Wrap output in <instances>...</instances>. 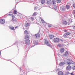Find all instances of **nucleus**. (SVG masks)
I'll use <instances>...</instances> for the list:
<instances>
[{
	"mask_svg": "<svg viewBox=\"0 0 75 75\" xmlns=\"http://www.w3.org/2000/svg\"><path fill=\"white\" fill-rule=\"evenodd\" d=\"M12 21H14L15 22H17V19L15 18L14 16H13Z\"/></svg>",
	"mask_w": 75,
	"mask_h": 75,
	"instance_id": "nucleus-10",
	"label": "nucleus"
},
{
	"mask_svg": "<svg viewBox=\"0 0 75 75\" xmlns=\"http://www.w3.org/2000/svg\"><path fill=\"white\" fill-rule=\"evenodd\" d=\"M44 42L45 44H46L48 46H49L50 47L51 46V45H50V43L48 42V41H47V39H44Z\"/></svg>",
	"mask_w": 75,
	"mask_h": 75,
	"instance_id": "nucleus-2",
	"label": "nucleus"
},
{
	"mask_svg": "<svg viewBox=\"0 0 75 75\" xmlns=\"http://www.w3.org/2000/svg\"><path fill=\"white\" fill-rule=\"evenodd\" d=\"M62 23L64 25H67L68 24V22L67 21L65 20L64 19L62 20Z\"/></svg>",
	"mask_w": 75,
	"mask_h": 75,
	"instance_id": "nucleus-5",
	"label": "nucleus"
},
{
	"mask_svg": "<svg viewBox=\"0 0 75 75\" xmlns=\"http://www.w3.org/2000/svg\"><path fill=\"white\" fill-rule=\"evenodd\" d=\"M73 69L75 70V66L74 67V68H73Z\"/></svg>",
	"mask_w": 75,
	"mask_h": 75,
	"instance_id": "nucleus-38",
	"label": "nucleus"
},
{
	"mask_svg": "<svg viewBox=\"0 0 75 75\" xmlns=\"http://www.w3.org/2000/svg\"><path fill=\"white\" fill-rule=\"evenodd\" d=\"M0 23L2 24H4L6 23V21H5V20L3 19H1L0 20Z\"/></svg>",
	"mask_w": 75,
	"mask_h": 75,
	"instance_id": "nucleus-3",
	"label": "nucleus"
},
{
	"mask_svg": "<svg viewBox=\"0 0 75 75\" xmlns=\"http://www.w3.org/2000/svg\"><path fill=\"white\" fill-rule=\"evenodd\" d=\"M58 75H64V73L61 71H59L58 72Z\"/></svg>",
	"mask_w": 75,
	"mask_h": 75,
	"instance_id": "nucleus-11",
	"label": "nucleus"
},
{
	"mask_svg": "<svg viewBox=\"0 0 75 75\" xmlns=\"http://www.w3.org/2000/svg\"><path fill=\"white\" fill-rule=\"evenodd\" d=\"M55 3H56V1L55 0L52 1V3H53V4H55Z\"/></svg>",
	"mask_w": 75,
	"mask_h": 75,
	"instance_id": "nucleus-22",
	"label": "nucleus"
},
{
	"mask_svg": "<svg viewBox=\"0 0 75 75\" xmlns=\"http://www.w3.org/2000/svg\"><path fill=\"white\" fill-rule=\"evenodd\" d=\"M60 41H62V42H63V40H62V39H61Z\"/></svg>",
	"mask_w": 75,
	"mask_h": 75,
	"instance_id": "nucleus-41",
	"label": "nucleus"
},
{
	"mask_svg": "<svg viewBox=\"0 0 75 75\" xmlns=\"http://www.w3.org/2000/svg\"><path fill=\"white\" fill-rule=\"evenodd\" d=\"M36 15V13L35 12L34 13H33V15L35 16Z\"/></svg>",
	"mask_w": 75,
	"mask_h": 75,
	"instance_id": "nucleus-34",
	"label": "nucleus"
},
{
	"mask_svg": "<svg viewBox=\"0 0 75 75\" xmlns=\"http://www.w3.org/2000/svg\"><path fill=\"white\" fill-rule=\"evenodd\" d=\"M68 55V51H66L65 53L64 54V55L65 56H67Z\"/></svg>",
	"mask_w": 75,
	"mask_h": 75,
	"instance_id": "nucleus-16",
	"label": "nucleus"
},
{
	"mask_svg": "<svg viewBox=\"0 0 75 75\" xmlns=\"http://www.w3.org/2000/svg\"><path fill=\"white\" fill-rule=\"evenodd\" d=\"M13 13L14 14H17V11L15 10L13 11Z\"/></svg>",
	"mask_w": 75,
	"mask_h": 75,
	"instance_id": "nucleus-24",
	"label": "nucleus"
},
{
	"mask_svg": "<svg viewBox=\"0 0 75 75\" xmlns=\"http://www.w3.org/2000/svg\"><path fill=\"white\" fill-rule=\"evenodd\" d=\"M57 47H61V45L60 44H58L57 45Z\"/></svg>",
	"mask_w": 75,
	"mask_h": 75,
	"instance_id": "nucleus-30",
	"label": "nucleus"
},
{
	"mask_svg": "<svg viewBox=\"0 0 75 75\" xmlns=\"http://www.w3.org/2000/svg\"><path fill=\"white\" fill-rule=\"evenodd\" d=\"M69 23H71L72 22V19H70L69 20Z\"/></svg>",
	"mask_w": 75,
	"mask_h": 75,
	"instance_id": "nucleus-26",
	"label": "nucleus"
},
{
	"mask_svg": "<svg viewBox=\"0 0 75 75\" xmlns=\"http://www.w3.org/2000/svg\"><path fill=\"white\" fill-rule=\"evenodd\" d=\"M73 13H74V14H75V11H73Z\"/></svg>",
	"mask_w": 75,
	"mask_h": 75,
	"instance_id": "nucleus-40",
	"label": "nucleus"
},
{
	"mask_svg": "<svg viewBox=\"0 0 75 75\" xmlns=\"http://www.w3.org/2000/svg\"><path fill=\"white\" fill-rule=\"evenodd\" d=\"M49 37L50 39H52V38H54V35H49Z\"/></svg>",
	"mask_w": 75,
	"mask_h": 75,
	"instance_id": "nucleus-13",
	"label": "nucleus"
},
{
	"mask_svg": "<svg viewBox=\"0 0 75 75\" xmlns=\"http://www.w3.org/2000/svg\"><path fill=\"white\" fill-rule=\"evenodd\" d=\"M53 7L55 10H57V6L56 5L53 6Z\"/></svg>",
	"mask_w": 75,
	"mask_h": 75,
	"instance_id": "nucleus-20",
	"label": "nucleus"
},
{
	"mask_svg": "<svg viewBox=\"0 0 75 75\" xmlns=\"http://www.w3.org/2000/svg\"><path fill=\"white\" fill-rule=\"evenodd\" d=\"M25 34H28V32L27 30H25L24 31Z\"/></svg>",
	"mask_w": 75,
	"mask_h": 75,
	"instance_id": "nucleus-19",
	"label": "nucleus"
},
{
	"mask_svg": "<svg viewBox=\"0 0 75 75\" xmlns=\"http://www.w3.org/2000/svg\"><path fill=\"white\" fill-rule=\"evenodd\" d=\"M73 7L74 8H75V4H73Z\"/></svg>",
	"mask_w": 75,
	"mask_h": 75,
	"instance_id": "nucleus-33",
	"label": "nucleus"
},
{
	"mask_svg": "<svg viewBox=\"0 0 75 75\" xmlns=\"http://www.w3.org/2000/svg\"><path fill=\"white\" fill-rule=\"evenodd\" d=\"M67 35V36H68V35H70L71 34V33H65Z\"/></svg>",
	"mask_w": 75,
	"mask_h": 75,
	"instance_id": "nucleus-25",
	"label": "nucleus"
},
{
	"mask_svg": "<svg viewBox=\"0 0 75 75\" xmlns=\"http://www.w3.org/2000/svg\"><path fill=\"white\" fill-rule=\"evenodd\" d=\"M73 29H74V30L75 29V26H74L73 28Z\"/></svg>",
	"mask_w": 75,
	"mask_h": 75,
	"instance_id": "nucleus-42",
	"label": "nucleus"
},
{
	"mask_svg": "<svg viewBox=\"0 0 75 75\" xmlns=\"http://www.w3.org/2000/svg\"><path fill=\"white\" fill-rule=\"evenodd\" d=\"M52 2L51 0H47L46 1V3L47 4H50Z\"/></svg>",
	"mask_w": 75,
	"mask_h": 75,
	"instance_id": "nucleus-7",
	"label": "nucleus"
},
{
	"mask_svg": "<svg viewBox=\"0 0 75 75\" xmlns=\"http://www.w3.org/2000/svg\"><path fill=\"white\" fill-rule=\"evenodd\" d=\"M57 1L58 3H61V0H57Z\"/></svg>",
	"mask_w": 75,
	"mask_h": 75,
	"instance_id": "nucleus-29",
	"label": "nucleus"
},
{
	"mask_svg": "<svg viewBox=\"0 0 75 75\" xmlns=\"http://www.w3.org/2000/svg\"><path fill=\"white\" fill-rule=\"evenodd\" d=\"M64 51H65V49H64V48H61L60 50V52H61V53L64 52Z\"/></svg>",
	"mask_w": 75,
	"mask_h": 75,
	"instance_id": "nucleus-8",
	"label": "nucleus"
},
{
	"mask_svg": "<svg viewBox=\"0 0 75 75\" xmlns=\"http://www.w3.org/2000/svg\"><path fill=\"white\" fill-rule=\"evenodd\" d=\"M17 27H18V26H16L15 27V28H17Z\"/></svg>",
	"mask_w": 75,
	"mask_h": 75,
	"instance_id": "nucleus-43",
	"label": "nucleus"
},
{
	"mask_svg": "<svg viewBox=\"0 0 75 75\" xmlns=\"http://www.w3.org/2000/svg\"><path fill=\"white\" fill-rule=\"evenodd\" d=\"M69 61L71 62V64H75V62L69 60Z\"/></svg>",
	"mask_w": 75,
	"mask_h": 75,
	"instance_id": "nucleus-18",
	"label": "nucleus"
},
{
	"mask_svg": "<svg viewBox=\"0 0 75 75\" xmlns=\"http://www.w3.org/2000/svg\"><path fill=\"white\" fill-rule=\"evenodd\" d=\"M71 68V66L70 65H68L67 66V67L66 68L67 70H68V71H69L70 69Z\"/></svg>",
	"mask_w": 75,
	"mask_h": 75,
	"instance_id": "nucleus-9",
	"label": "nucleus"
},
{
	"mask_svg": "<svg viewBox=\"0 0 75 75\" xmlns=\"http://www.w3.org/2000/svg\"><path fill=\"white\" fill-rule=\"evenodd\" d=\"M69 6L67 5H66V8L67 10H68V9L69 8Z\"/></svg>",
	"mask_w": 75,
	"mask_h": 75,
	"instance_id": "nucleus-23",
	"label": "nucleus"
},
{
	"mask_svg": "<svg viewBox=\"0 0 75 75\" xmlns=\"http://www.w3.org/2000/svg\"><path fill=\"white\" fill-rule=\"evenodd\" d=\"M48 27H52V25L51 24H49L48 25Z\"/></svg>",
	"mask_w": 75,
	"mask_h": 75,
	"instance_id": "nucleus-31",
	"label": "nucleus"
},
{
	"mask_svg": "<svg viewBox=\"0 0 75 75\" xmlns=\"http://www.w3.org/2000/svg\"><path fill=\"white\" fill-rule=\"evenodd\" d=\"M67 30H64V32H66V33H67Z\"/></svg>",
	"mask_w": 75,
	"mask_h": 75,
	"instance_id": "nucleus-37",
	"label": "nucleus"
},
{
	"mask_svg": "<svg viewBox=\"0 0 75 75\" xmlns=\"http://www.w3.org/2000/svg\"><path fill=\"white\" fill-rule=\"evenodd\" d=\"M1 55V51H0V55Z\"/></svg>",
	"mask_w": 75,
	"mask_h": 75,
	"instance_id": "nucleus-44",
	"label": "nucleus"
},
{
	"mask_svg": "<svg viewBox=\"0 0 75 75\" xmlns=\"http://www.w3.org/2000/svg\"><path fill=\"white\" fill-rule=\"evenodd\" d=\"M68 74H69V73L68 72H67L65 73V75H68Z\"/></svg>",
	"mask_w": 75,
	"mask_h": 75,
	"instance_id": "nucleus-28",
	"label": "nucleus"
},
{
	"mask_svg": "<svg viewBox=\"0 0 75 75\" xmlns=\"http://www.w3.org/2000/svg\"><path fill=\"white\" fill-rule=\"evenodd\" d=\"M65 63L62 62H61L59 64V66H62V65H65Z\"/></svg>",
	"mask_w": 75,
	"mask_h": 75,
	"instance_id": "nucleus-12",
	"label": "nucleus"
},
{
	"mask_svg": "<svg viewBox=\"0 0 75 75\" xmlns=\"http://www.w3.org/2000/svg\"><path fill=\"white\" fill-rule=\"evenodd\" d=\"M54 41L56 42H58L59 41V38H55L54 39Z\"/></svg>",
	"mask_w": 75,
	"mask_h": 75,
	"instance_id": "nucleus-4",
	"label": "nucleus"
},
{
	"mask_svg": "<svg viewBox=\"0 0 75 75\" xmlns=\"http://www.w3.org/2000/svg\"><path fill=\"white\" fill-rule=\"evenodd\" d=\"M9 13H11V12H9Z\"/></svg>",
	"mask_w": 75,
	"mask_h": 75,
	"instance_id": "nucleus-45",
	"label": "nucleus"
},
{
	"mask_svg": "<svg viewBox=\"0 0 75 75\" xmlns=\"http://www.w3.org/2000/svg\"><path fill=\"white\" fill-rule=\"evenodd\" d=\"M31 19H32V20H34V18H31Z\"/></svg>",
	"mask_w": 75,
	"mask_h": 75,
	"instance_id": "nucleus-39",
	"label": "nucleus"
},
{
	"mask_svg": "<svg viewBox=\"0 0 75 75\" xmlns=\"http://www.w3.org/2000/svg\"><path fill=\"white\" fill-rule=\"evenodd\" d=\"M40 37V34H37L35 35V37L36 38H38Z\"/></svg>",
	"mask_w": 75,
	"mask_h": 75,
	"instance_id": "nucleus-6",
	"label": "nucleus"
},
{
	"mask_svg": "<svg viewBox=\"0 0 75 75\" xmlns=\"http://www.w3.org/2000/svg\"><path fill=\"white\" fill-rule=\"evenodd\" d=\"M64 38H67V35L66 34V33L64 35Z\"/></svg>",
	"mask_w": 75,
	"mask_h": 75,
	"instance_id": "nucleus-27",
	"label": "nucleus"
},
{
	"mask_svg": "<svg viewBox=\"0 0 75 75\" xmlns=\"http://www.w3.org/2000/svg\"><path fill=\"white\" fill-rule=\"evenodd\" d=\"M25 38L26 40L25 41V43L27 45H28L30 44V40H29V38H30V36H29L27 35H26L25 37Z\"/></svg>",
	"mask_w": 75,
	"mask_h": 75,
	"instance_id": "nucleus-1",
	"label": "nucleus"
},
{
	"mask_svg": "<svg viewBox=\"0 0 75 75\" xmlns=\"http://www.w3.org/2000/svg\"><path fill=\"white\" fill-rule=\"evenodd\" d=\"M41 3L42 4H44L45 3V0H41Z\"/></svg>",
	"mask_w": 75,
	"mask_h": 75,
	"instance_id": "nucleus-17",
	"label": "nucleus"
},
{
	"mask_svg": "<svg viewBox=\"0 0 75 75\" xmlns=\"http://www.w3.org/2000/svg\"><path fill=\"white\" fill-rule=\"evenodd\" d=\"M62 10H65V8H62Z\"/></svg>",
	"mask_w": 75,
	"mask_h": 75,
	"instance_id": "nucleus-36",
	"label": "nucleus"
},
{
	"mask_svg": "<svg viewBox=\"0 0 75 75\" xmlns=\"http://www.w3.org/2000/svg\"><path fill=\"white\" fill-rule=\"evenodd\" d=\"M7 16H11L13 15V14H7Z\"/></svg>",
	"mask_w": 75,
	"mask_h": 75,
	"instance_id": "nucleus-35",
	"label": "nucleus"
},
{
	"mask_svg": "<svg viewBox=\"0 0 75 75\" xmlns=\"http://www.w3.org/2000/svg\"><path fill=\"white\" fill-rule=\"evenodd\" d=\"M69 62H67V64H68V65H71V62H69Z\"/></svg>",
	"mask_w": 75,
	"mask_h": 75,
	"instance_id": "nucleus-21",
	"label": "nucleus"
},
{
	"mask_svg": "<svg viewBox=\"0 0 75 75\" xmlns=\"http://www.w3.org/2000/svg\"><path fill=\"white\" fill-rule=\"evenodd\" d=\"M41 21H42V23H45V21H44V20H43V19H41Z\"/></svg>",
	"mask_w": 75,
	"mask_h": 75,
	"instance_id": "nucleus-32",
	"label": "nucleus"
},
{
	"mask_svg": "<svg viewBox=\"0 0 75 75\" xmlns=\"http://www.w3.org/2000/svg\"><path fill=\"white\" fill-rule=\"evenodd\" d=\"M9 28L11 29V30H15V29H14V27H13V26H12V27H9Z\"/></svg>",
	"mask_w": 75,
	"mask_h": 75,
	"instance_id": "nucleus-14",
	"label": "nucleus"
},
{
	"mask_svg": "<svg viewBox=\"0 0 75 75\" xmlns=\"http://www.w3.org/2000/svg\"><path fill=\"white\" fill-rule=\"evenodd\" d=\"M30 23H26L25 24V27H28V26H30Z\"/></svg>",
	"mask_w": 75,
	"mask_h": 75,
	"instance_id": "nucleus-15",
	"label": "nucleus"
}]
</instances>
